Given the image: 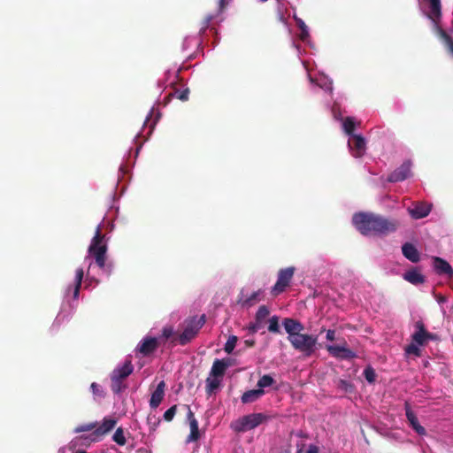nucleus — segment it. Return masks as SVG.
Returning <instances> with one entry per match:
<instances>
[{"label":"nucleus","mask_w":453,"mask_h":453,"mask_svg":"<svg viewBox=\"0 0 453 453\" xmlns=\"http://www.w3.org/2000/svg\"><path fill=\"white\" fill-rule=\"evenodd\" d=\"M352 221L356 228L365 235H387L395 232L399 226L395 219H388L380 215L365 212L356 213Z\"/></svg>","instance_id":"nucleus-1"},{"label":"nucleus","mask_w":453,"mask_h":453,"mask_svg":"<svg viewBox=\"0 0 453 453\" xmlns=\"http://www.w3.org/2000/svg\"><path fill=\"white\" fill-rule=\"evenodd\" d=\"M105 235L101 232V226H97L94 237L88 247V253L94 257L97 266L104 273L110 276L113 271V264L106 262L107 244L104 242Z\"/></svg>","instance_id":"nucleus-2"},{"label":"nucleus","mask_w":453,"mask_h":453,"mask_svg":"<svg viewBox=\"0 0 453 453\" xmlns=\"http://www.w3.org/2000/svg\"><path fill=\"white\" fill-rule=\"evenodd\" d=\"M269 416L265 413H251L244 415L234 421L231 424V428L236 433H244L267 422Z\"/></svg>","instance_id":"nucleus-3"},{"label":"nucleus","mask_w":453,"mask_h":453,"mask_svg":"<svg viewBox=\"0 0 453 453\" xmlns=\"http://www.w3.org/2000/svg\"><path fill=\"white\" fill-rule=\"evenodd\" d=\"M289 342L296 350L302 352L305 357H311L317 350L318 336L300 333Z\"/></svg>","instance_id":"nucleus-4"},{"label":"nucleus","mask_w":453,"mask_h":453,"mask_svg":"<svg viewBox=\"0 0 453 453\" xmlns=\"http://www.w3.org/2000/svg\"><path fill=\"white\" fill-rule=\"evenodd\" d=\"M205 323V315H202L199 319L193 317L185 321L183 332L178 334V343L185 346L190 342L198 334L199 330Z\"/></svg>","instance_id":"nucleus-5"},{"label":"nucleus","mask_w":453,"mask_h":453,"mask_svg":"<svg viewBox=\"0 0 453 453\" xmlns=\"http://www.w3.org/2000/svg\"><path fill=\"white\" fill-rule=\"evenodd\" d=\"M295 271L296 268L294 266H289L287 268L280 269L278 272L277 281L271 290V293L273 296H277L286 290V288L289 286L293 279Z\"/></svg>","instance_id":"nucleus-6"},{"label":"nucleus","mask_w":453,"mask_h":453,"mask_svg":"<svg viewBox=\"0 0 453 453\" xmlns=\"http://www.w3.org/2000/svg\"><path fill=\"white\" fill-rule=\"evenodd\" d=\"M116 424V418L111 417L104 418L102 424L96 425V428L91 433V440L94 441H100L115 427Z\"/></svg>","instance_id":"nucleus-7"},{"label":"nucleus","mask_w":453,"mask_h":453,"mask_svg":"<svg viewBox=\"0 0 453 453\" xmlns=\"http://www.w3.org/2000/svg\"><path fill=\"white\" fill-rule=\"evenodd\" d=\"M160 345V340L156 337H144L136 347V350L143 357L151 355Z\"/></svg>","instance_id":"nucleus-8"},{"label":"nucleus","mask_w":453,"mask_h":453,"mask_svg":"<svg viewBox=\"0 0 453 453\" xmlns=\"http://www.w3.org/2000/svg\"><path fill=\"white\" fill-rule=\"evenodd\" d=\"M415 333L411 335L412 341L418 345H424L428 340H434L436 335L426 330L425 325L421 320L415 323Z\"/></svg>","instance_id":"nucleus-9"},{"label":"nucleus","mask_w":453,"mask_h":453,"mask_svg":"<svg viewBox=\"0 0 453 453\" xmlns=\"http://www.w3.org/2000/svg\"><path fill=\"white\" fill-rule=\"evenodd\" d=\"M348 145L355 157H362L366 150L365 138L360 134H353L348 142Z\"/></svg>","instance_id":"nucleus-10"},{"label":"nucleus","mask_w":453,"mask_h":453,"mask_svg":"<svg viewBox=\"0 0 453 453\" xmlns=\"http://www.w3.org/2000/svg\"><path fill=\"white\" fill-rule=\"evenodd\" d=\"M411 164L410 161L403 162L397 169L391 173L388 180L389 182H399L406 180L411 176Z\"/></svg>","instance_id":"nucleus-11"},{"label":"nucleus","mask_w":453,"mask_h":453,"mask_svg":"<svg viewBox=\"0 0 453 453\" xmlns=\"http://www.w3.org/2000/svg\"><path fill=\"white\" fill-rule=\"evenodd\" d=\"M282 325L287 332L288 340L292 341V339L298 334L302 333L304 330L303 325L294 319L286 318L283 319Z\"/></svg>","instance_id":"nucleus-12"},{"label":"nucleus","mask_w":453,"mask_h":453,"mask_svg":"<svg viewBox=\"0 0 453 453\" xmlns=\"http://www.w3.org/2000/svg\"><path fill=\"white\" fill-rule=\"evenodd\" d=\"M327 351L334 357L341 359H352L357 357L356 353L345 346L328 345Z\"/></svg>","instance_id":"nucleus-13"},{"label":"nucleus","mask_w":453,"mask_h":453,"mask_svg":"<svg viewBox=\"0 0 453 453\" xmlns=\"http://www.w3.org/2000/svg\"><path fill=\"white\" fill-rule=\"evenodd\" d=\"M433 265L436 273L440 275L444 274L449 278L453 277L452 266L443 258L439 257H433Z\"/></svg>","instance_id":"nucleus-14"},{"label":"nucleus","mask_w":453,"mask_h":453,"mask_svg":"<svg viewBox=\"0 0 453 453\" xmlns=\"http://www.w3.org/2000/svg\"><path fill=\"white\" fill-rule=\"evenodd\" d=\"M405 414L411 426L416 431V433L419 435L426 434L425 427L419 424L416 414L412 411L407 402L405 403Z\"/></svg>","instance_id":"nucleus-15"},{"label":"nucleus","mask_w":453,"mask_h":453,"mask_svg":"<svg viewBox=\"0 0 453 453\" xmlns=\"http://www.w3.org/2000/svg\"><path fill=\"white\" fill-rule=\"evenodd\" d=\"M188 418L189 421L190 434L187 439V442L196 441L200 437L198 421L196 419L194 413L188 406Z\"/></svg>","instance_id":"nucleus-16"},{"label":"nucleus","mask_w":453,"mask_h":453,"mask_svg":"<svg viewBox=\"0 0 453 453\" xmlns=\"http://www.w3.org/2000/svg\"><path fill=\"white\" fill-rule=\"evenodd\" d=\"M408 211L411 218L419 219L426 217L430 213L431 207L425 203H418L413 208H409Z\"/></svg>","instance_id":"nucleus-17"},{"label":"nucleus","mask_w":453,"mask_h":453,"mask_svg":"<svg viewBox=\"0 0 453 453\" xmlns=\"http://www.w3.org/2000/svg\"><path fill=\"white\" fill-rule=\"evenodd\" d=\"M402 253L405 258L412 263H418L420 260V253L411 242H405L402 246Z\"/></svg>","instance_id":"nucleus-18"},{"label":"nucleus","mask_w":453,"mask_h":453,"mask_svg":"<svg viewBox=\"0 0 453 453\" xmlns=\"http://www.w3.org/2000/svg\"><path fill=\"white\" fill-rule=\"evenodd\" d=\"M165 383L164 380L160 381L156 389L153 391L150 400V405L151 408L156 409L159 406L161 403L164 395H165Z\"/></svg>","instance_id":"nucleus-19"},{"label":"nucleus","mask_w":453,"mask_h":453,"mask_svg":"<svg viewBox=\"0 0 453 453\" xmlns=\"http://www.w3.org/2000/svg\"><path fill=\"white\" fill-rule=\"evenodd\" d=\"M228 366V361L225 359H215L212 364L210 375L222 379Z\"/></svg>","instance_id":"nucleus-20"},{"label":"nucleus","mask_w":453,"mask_h":453,"mask_svg":"<svg viewBox=\"0 0 453 453\" xmlns=\"http://www.w3.org/2000/svg\"><path fill=\"white\" fill-rule=\"evenodd\" d=\"M134 367L130 360H127L121 367L113 370L111 377H116L118 380H125L133 372Z\"/></svg>","instance_id":"nucleus-21"},{"label":"nucleus","mask_w":453,"mask_h":453,"mask_svg":"<svg viewBox=\"0 0 453 453\" xmlns=\"http://www.w3.org/2000/svg\"><path fill=\"white\" fill-rule=\"evenodd\" d=\"M403 279L413 285H418L425 282V277L416 268L407 271L403 274Z\"/></svg>","instance_id":"nucleus-22"},{"label":"nucleus","mask_w":453,"mask_h":453,"mask_svg":"<svg viewBox=\"0 0 453 453\" xmlns=\"http://www.w3.org/2000/svg\"><path fill=\"white\" fill-rule=\"evenodd\" d=\"M264 389H251L244 392L241 397V401L242 403H251L259 399L262 395H264Z\"/></svg>","instance_id":"nucleus-23"},{"label":"nucleus","mask_w":453,"mask_h":453,"mask_svg":"<svg viewBox=\"0 0 453 453\" xmlns=\"http://www.w3.org/2000/svg\"><path fill=\"white\" fill-rule=\"evenodd\" d=\"M430 3V12L428 17L434 22L441 18V0H429Z\"/></svg>","instance_id":"nucleus-24"},{"label":"nucleus","mask_w":453,"mask_h":453,"mask_svg":"<svg viewBox=\"0 0 453 453\" xmlns=\"http://www.w3.org/2000/svg\"><path fill=\"white\" fill-rule=\"evenodd\" d=\"M158 339L160 340V344L165 343V342L169 339H171V342L173 344L178 343V335L174 334L173 326H165L162 329V334Z\"/></svg>","instance_id":"nucleus-25"},{"label":"nucleus","mask_w":453,"mask_h":453,"mask_svg":"<svg viewBox=\"0 0 453 453\" xmlns=\"http://www.w3.org/2000/svg\"><path fill=\"white\" fill-rule=\"evenodd\" d=\"M83 276H84L83 269L82 268H78L76 270L75 284H74V287H73V299H78V297H79L80 289H81V282H82Z\"/></svg>","instance_id":"nucleus-26"},{"label":"nucleus","mask_w":453,"mask_h":453,"mask_svg":"<svg viewBox=\"0 0 453 453\" xmlns=\"http://www.w3.org/2000/svg\"><path fill=\"white\" fill-rule=\"evenodd\" d=\"M221 379L218 377L206 379V392L209 395H212L219 388Z\"/></svg>","instance_id":"nucleus-27"},{"label":"nucleus","mask_w":453,"mask_h":453,"mask_svg":"<svg viewBox=\"0 0 453 453\" xmlns=\"http://www.w3.org/2000/svg\"><path fill=\"white\" fill-rule=\"evenodd\" d=\"M439 35L448 51L453 55V39L441 28L439 29Z\"/></svg>","instance_id":"nucleus-28"},{"label":"nucleus","mask_w":453,"mask_h":453,"mask_svg":"<svg viewBox=\"0 0 453 453\" xmlns=\"http://www.w3.org/2000/svg\"><path fill=\"white\" fill-rule=\"evenodd\" d=\"M342 127H343V130L344 132L349 135V136H352L354 134V130H355V127H356V124H355V120L352 117H347L343 119V122H342Z\"/></svg>","instance_id":"nucleus-29"},{"label":"nucleus","mask_w":453,"mask_h":453,"mask_svg":"<svg viewBox=\"0 0 453 453\" xmlns=\"http://www.w3.org/2000/svg\"><path fill=\"white\" fill-rule=\"evenodd\" d=\"M275 380L271 375L265 374L258 380L257 386L259 389H264L265 388L272 386Z\"/></svg>","instance_id":"nucleus-30"},{"label":"nucleus","mask_w":453,"mask_h":453,"mask_svg":"<svg viewBox=\"0 0 453 453\" xmlns=\"http://www.w3.org/2000/svg\"><path fill=\"white\" fill-rule=\"evenodd\" d=\"M112 440L119 446H124L127 443L124 431L121 427L117 428L112 436Z\"/></svg>","instance_id":"nucleus-31"},{"label":"nucleus","mask_w":453,"mask_h":453,"mask_svg":"<svg viewBox=\"0 0 453 453\" xmlns=\"http://www.w3.org/2000/svg\"><path fill=\"white\" fill-rule=\"evenodd\" d=\"M111 391L114 394H119L122 391V389L125 388V386L122 383V380H118L116 377H111Z\"/></svg>","instance_id":"nucleus-32"},{"label":"nucleus","mask_w":453,"mask_h":453,"mask_svg":"<svg viewBox=\"0 0 453 453\" xmlns=\"http://www.w3.org/2000/svg\"><path fill=\"white\" fill-rule=\"evenodd\" d=\"M237 341H238V338L235 335L229 336L225 344L224 350L227 354H231L236 345Z\"/></svg>","instance_id":"nucleus-33"},{"label":"nucleus","mask_w":453,"mask_h":453,"mask_svg":"<svg viewBox=\"0 0 453 453\" xmlns=\"http://www.w3.org/2000/svg\"><path fill=\"white\" fill-rule=\"evenodd\" d=\"M269 313V309L265 305L260 306L256 313V320L257 322H262Z\"/></svg>","instance_id":"nucleus-34"},{"label":"nucleus","mask_w":453,"mask_h":453,"mask_svg":"<svg viewBox=\"0 0 453 453\" xmlns=\"http://www.w3.org/2000/svg\"><path fill=\"white\" fill-rule=\"evenodd\" d=\"M96 425H97L96 422H91V423H88V424H83V425H81V426H77L74 429V432L75 433H82V432H88V431H92L93 432L96 428Z\"/></svg>","instance_id":"nucleus-35"},{"label":"nucleus","mask_w":453,"mask_h":453,"mask_svg":"<svg viewBox=\"0 0 453 453\" xmlns=\"http://www.w3.org/2000/svg\"><path fill=\"white\" fill-rule=\"evenodd\" d=\"M268 331L271 333H280L279 318L273 316L269 319Z\"/></svg>","instance_id":"nucleus-36"},{"label":"nucleus","mask_w":453,"mask_h":453,"mask_svg":"<svg viewBox=\"0 0 453 453\" xmlns=\"http://www.w3.org/2000/svg\"><path fill=\"white\" fill-rule=\"evenodd\" d=\"M364 376L369 383H373L376 380V373L372 366H367L364 370Z\"/></svg>","instance_id":"nucleus-37"},{"label":"nucleus","mask_w":453,"mask_h":453,"mask_svg":"<svg viewBox=\"0 0 453 453\" xmlns=\"http://www.w3.org/2000/svg\"><path fill=\"white\" fill-rule=\"evenodd\" d=\"M296 24L301 29L300 38L303 41L309 35L307 26L301 19H296Z\"/></svg>","instance_id":"nucleus-38"},{"label":"nucleus","mask_w":453,"mask_h":453,"mask_svg":"<svg viewBox=\"0 0 453 453\" xmlns=\"http://www.w3.org/2000/svg\"><path fill=\"white\" fill-rule=\"evenodd\" d=\"M406 352L408 354H413L417 357H419L421 355V350L420 349L418 348V344L413 342V343H411L410 345H408L405 349Z\"/></svg>","instance_id":"nucleus-39"},{"label":"nucleus","mask_w":453,"mask_h":453,"mask_svg":"<svg viewBox=\"0 0 453 453\" xmlns=\"http://www.w3.org/2000/svg\"><path fill=\"white\" fill-rule=\"evenodd\" d=\"M177 405H173L164 413V419L167 422L173 420L174 415L176 414Z\"/></svg>","instance_id":"nucleus-40"},{"label":"nucleus","mask_w":453,"mask_h":453,"mask_svg":"<svg viewBox=\"0 0 453 453\" xmlns=\"http://www.w3.org/2000/svg\"><path fill=\"white\" fill-rule=\"evenodd\" d=\"M188 95H189V89L188 88H185L184 90H176L173 94V96L175 97H177L178 99H180V101H187L188 99Z\"/></svg>","instance_id":"nucleus-41"},{"label":"nucleus","mask_w":453,"mask_h":453,"mask_svg":"<svg viewBox=\"0 0 453 453\" xmlns=\"http://www.w3.org/2000/svg\"><path fill=\"white\" fill-rule=\"evenodd\" d=\"M260 295V290L258 291H256V292H253L248 298H246L244 300V304L246 305H252L254 304V303L257 300V297L259 296Z\"/></svg>","instance_id":"nucleus-42"},{"label":"nucleus","mask_w":453,"mask_h":453,"mask_svg":"<svg viewBox=\"0 0 453 453\" xmlns=\"http://www.w3.org/2000/svg\"><path fill=\"white\" fill-rule=\"evenodd\" d=\"M339 387L345 391H349L350 388H352V385L344 380H340L339 381Z\"/></svg>","instance_id":"nucleus-43"},{"label":"nucleus","mask_w":453,"mask_h":453,"mask_svg":"<svg viewBox=\"0 0 453 453\" xmlns=\"http://www.w3.org/2000/svg\"><path fill=\"white\" fill-rule=\"evenodd\" d=\"M260 324L261 322H257L256 320V323L254 324H250L248 327L249 331L251 333V334H255L258 331V329L260 328Z\"/></svg>","instance_id":"nucleus-44"},{"label":"nucleus","mask_w":453,"mask_h":453,"mask_svg":"<svg viewBox=\"0 0 453 453\" xmlns=\"http://www.w3.org/2000/svg\"><path fill=\"white\" fill-rule=\"evenodd\" d=\"M305 453H319V447L314 444H311Z\"/></svg>","instance_id":"nucleus-45"},{"label":"nucleus","mask_w":453,"mask_h":453,"mask_svg":"<svg viewBox=\"0 0 453 453\" xmlns=\"http://www.w3.org/2000/svg\"><path fill=\"white\" fill-rule=\"evenodd\" d=\"M326 337L328 341H334L335 339V331L331 329L327 330Z\"/></svg>","instance_id":"nucleus-46"},{"label":"nucleus","mask_w":453,"mask_h":453,"mask_svg":"<svg viewBox=\"0 0 453 453\" xmlns=\"http://www.w3.org/2000/svg\"><path fill=\"white\" fill-rule=\"evenodd\" d=\"M90 388H91V389H92V391H93V393H94L95 395H96V394L98 393V391H99V386H98L96 382H93V383L91 384Z\"/></svg>","instance_id":"nucleus-47"},{"label":"nucleus","mask_w":453,"mask_h":453,"mask_svg":"<svg viewBox=\"0 0 453 453\" xmlns=\"http://www.w3.org/2000/svg\"><path fill=\"white\" fill-rule=\"evenodd\" d=\"M244 343H245V345H246L247 347H250H250H253V346L255 345L256 342H255V340H246V341L244 342Z\"/></svg>","instance_id":"nucleus-48"},{"label":"nucleus","mask_w":453,"mask_h":453,"mask_svg":"<svg viewBox=\"0 0 453 453\" xmlns=\"http://www.w3.org/2000/svg\"><path fill=\"white\" fill-rule=\"evenodd\" d=\"M226 4V0H219L220 8H224Z\"/></svg>","instance_id":"nucleus-49"},{"label":"nucleus","mask_w":453,"mask_h":453,"mask_svg":"<svg viewBox=\"0 0 453 453\" xmlns=\"http://www.w3.org/2000/svg\"><path fill=\"white\" fill-rule=\"evenodd\" d=\"M77 453H87L86 451H78Z\"/></svg>","instance_id":"nucleus-50"}]
</instances>
